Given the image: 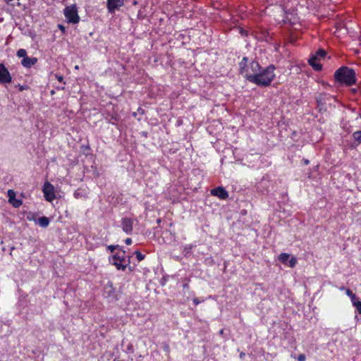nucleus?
<instances>
[{
    "instance_id": "obj_1",
    "label": "nucleus",
    "mask_w": 361,
    "mask_h": 361,
    "mask_svg": "<svg viewBox=\"0 0 361 361\" xmlns=\"http://www.w3.org/2000/svg\"><path fill=\"white\" fill-rule=\"evenodd\" d=\"M275 66L269 65L262 68L257 74L247 75V80L259 87H268L275 78Z\"/></svg>"
},
{
    "instance_id": "obj_2",
    "label": "nucleus",
    "mask_w": 361,
    "mask_h": 361,
    "mask_svg": "<svg viewBox=\"0 0 361 361\" xmlns=\"http://www.w3.org/2000/svg\"><path fill=\"white\" fill-rule=\"evenodd\" d=\"M334 79L337 82L350 86L356 82V73L353 68L341 66L335 72Z\"/></svg>"
},
{
    "instance_id": "obj_3",
    "label": "nucleus",
    "mask_w": 361,
    "mask_h": 361,
    "mask_svg": "<svg viewBox=\"0 0 361 361\" xmlns=\"http://www.w3.org/2000/svg\"><path fill=\"white\" fill-rule=\"evenodd\" d=\"M109 262L111 264L114 265L117 269L122 271H124L130 264V259L126 258V252L121 248L119 252H117L109 258Z\"/></svg>"
},
{
    "instance_id": "obj_4",
    "label": "nucleus",
    "mask_w": 361,
    "mask_h": 361,
    "mask_svg": "<svg viewBox=\"0 0 361 361\" xmlns=\"http://www.w3.org/2000/svg\"><path fill=\"white\" fill-rule=\"evenodd\" d=\"M63 14L68 23L77 24L80 21V16L76 4H72L65 7Z\"/></svg>"
},
{
    "instance_id": "obj_5",
    "label": "nucleus",
    "mask_w": 361,
    "mask_h": 361,
    "mask_svg": "<svg viewBox=\"0 0 361 361\" xmlns=\"http://www.w3.org/2000/svg\"><path fill=\"white\" fill-rule=\"evenodd\" d=\"M326 54V52L320 49L316 53L312 55L309 59V64L312 67L314 71H319L322 68V66L317 62L322 59H324Z\"/></svg>"
},
{
    "instance_id": "obj_6",
    "label": "nucleus",
    "mask_w": 361,
    "mask_h": 361,
    "mask_svg": "<svg viewBox=\"0 0 361 361\" xmlns=\"http://www.w3.org/2000/svg\"><path fill=\"white\" fill-rule=\"evenodd\" d=\"M42 191L44 193V198L47 201L51 202L54 199H56L54 188L49 182H46L44 184Z\"/></svg>"
},
{
    "instance_id": "obj_7",
    "label": "nucleus",
    "mask_w": 361,
    "mask_h": 361,
    "mask_svg": "<svg viewBox=\"0 0 361 361\" xmlns=\"http://www.w3.org/2000/svg\"><path fill=\"white\" fill-rule=\"evenodd\" d=\"M12 82V77L4 63H0V84L7 85Z\"/></svg>"
},
{
    "instance_id": "obj_8",
    "label": "nucleus",
    "mask_w": 361,
    "mask_h": 361,
    "mask_svg": "<svg viewBox=\"0 0 361 361\" xmlns=\"http://www.w3.org/2000/svg\"><path fill=\"white\" fill-rule=\"evenodd\" d=\"M134 219L128 217H124L121 220V228L123 232L130 235L133 231Z\"/></svg>"
},
{
    "instance_id": "obj_9",
    "label": "nucleus",
    "mask_w": 361,
    "mask_h": 361,
    "mask_svg": "<svg viewBox=\"0 0 361 361\" xmlns=\"http://www.w3.org/2000/svg\"><path fill=\"white\" fill-rule=\"evenodd\" d=\"M262 68L257 61H252L247 66L244 78L247 80V75L257 74Z\"/></svg>"
},
{
    "instance_id": "obj_10",
    "label": "nucleus",
    "mask_w": 361,
    "mask_h": 361,
    "mask_svg": "<svg viewBox=\"0 0 361 361\" xmlns=\"http://www.w3.org/2000/svg\"><path fill=\"white\" fill-rule=\"evenodd\" d=\"M331 98V96L326 93H319L316 97V101L317 103V106L319 108V111L325 109V106L326 104V102L329 100Z\"/></svg>"
},
{
    "instance_id": "obj_11",
    "label": "nucleus",
    "mask_w": 361,
    "mask_h": 361,
    "mask_svg": "<svg viewBox=\"0 0 361 361\" xmlns=\"http://www.w3.org/2000/svg\"><path fill=\"white\" fill-rule=\"evenodd\" d=\"M124 0H107L106 7L109 13H114L123 5Z\"/></svg>"
},
{
    "instance_id": "obj_12",
    "label": "nucleus",
    "mask_w": 361,
    "mask_h": 361,
    "mask_svg": "<svg viewBox=\"0 0 361 361\" xmlns=\"http://www.w3.org/2000/svg\"><path fill=\"white\" fill-rule=\"evenodd\" d=\"M211 194L218 197L221 200H226L228 197V192L222 187H217L212 189Z\"/></svg>"
},
{
    "instance_id": "obj_13",
    "label": "nucleus",
    "mask_w": 361,
    "mask_h": 361,
    "mask_svg": "<svg viewBox=\"0 0 361 361\" xmlns=\"http://www.w3.org/2000/svg\"><path fill=\"white\" fill-rule=\"evenodd\" d=\"M8 196L9 202L11 203L14 207H19L22 204V201L16 199V193L13 190H8Z\"/></svg>"
},
{
    "instance_id": "obj_14",
    "label": "nucleus",
    "mask_w": 361,
    "mask_h": 361,
    "mask_svg": "<svg viewBox=\"0 0 361 361\" xmlns=\"http://www.w3.org/2000/svg\"><path fill=\"white\" fill-rule=\"evenodd\" d=\"M104 294L107 298L114 297L115 296V289L113 287L111 283H108L104 286Z\"/></svg>"
},
{
    "instance_id": "obj_15",
    "label": "nucleus",
    "mask_w": 361,
    "mask_h": 361,
    "mask_svg": "<svg viewBox=\"0 0 361 361\" xmlns=\"http://www.w3.org/2000/svg\"><path fill=\"white\" fill-rule=\"evenodd\" d=\"M37 62V59L35 57H27L26 56L25 59H23L21 61V64L25 68H30L31 66L36 64Z\"/></svg>"
},
{
    "instance_id": "obj_16",
    "label": "nucleus",
    "mask_w": 361,
    "mask_h": 361,
    "mask_svg": "<svg viewBox=\"0 0 361 361\" xmlns=\"http://www.w3.org/2000/svg\"><path fill=\"white\" fill-rule=\"evenodd\" d=\"M195 247L196 245L192 244H188L184 245L182 249L183 255L186 257L190 256L192 252V249Z\"/></svg>"
},
{
    "instance_id": "obj_17",
    "label": "nucleus",
    "mask_w": 361,
    "mask_h": 361,
    "mask_svg": "<svg viewBox=\"0 0 361 361\" xmlns=\"http://www.w3.org/2000/svg\"><path fill=\"white\" fill-rule=\"evenodd\" d=\"M248 58L246 56H244L242 59V61L239 63V70L240 73L242 75H245L246 73V70L247 68V63Z\"/></svg>"
},
{
    "instance_id": "obj_18",
    "label": "nucleus",
    "mask_w": 361,
    "mask_h": 361,
    "mask_svg": "<svg viewBox=\"0 0 361 361\" xmlns=\"http://www.w3.org/2000/svg\"><path fill=\"white\" fill-rule=\"evenodd\" d=\"M39 225L42 227H47L49 224V219L46 216L39 217L37 220Z\"/></svg>"
},
{
    "instance_id": "obj_19",
    "label": "nucleus",
    "mask_w": 361,
    "mask_h": 361,
    "mask_svg": "<svg viewBox=\"0 0 361 361\" xmlns=\"http://www.w3.org/2000/svg\"><path fill=\"white\" fill-rule=\"evenodd\" d=\"M289 258H290V255H289V254H288V253H281V254H280V255H279V257H278L279 260L281 263H283V264H287V262H288V261Z\"/></svg>"
},
{
    "instance_id": "obj_20",
    "label": "nucleus",
    "mask_w": 361,
    "mask_h": 361,
    "mask_svg": "<svg viewBox=\"0 0 361 361\" xmlns=\"http://www.w3.org/2000/svg\"><path fill=\"white\" fill-rule=\"evenodd\" d=\"M17 56L25 59L27 56V51L25 49H20L17 51Z\"/></svg>"
},
{
    "instance_id": "obj_21",
    "label": "nucleus",
    "mask_w": 361,
    "mask_h": 361,
    "mask_svg": "<svg viewBox=\"0 0 361 361\" xmlns=\"http://www.w3.org/2000/svg\"><path fill=\"white\" fill-rule=\"evenodd\" d=\"M353 138L358 143H361V131H356L353 135Z\"/></svg>"
},
{
    "instance_id": "obj_22",
    "label": "nucleus",
    "mask_w": 361,
    "mask_h": 361,
    "mask_svg": "<svg viewBox=\"0 0 361 361\" xmlns=\"http://www.w3.org/2000/svg\"><path fill=\"white\" fill-rule=\"evenodd\" d=\"M134 254L135 255L136 258H137V259L139 262H140V261L143 260V259H145V255L142 254L140 252H139V251H137H137H135V252H134Z\"/></svg>"
},
{
    "instance_id": "obj_23",
    "label": "nucleus",
    "mask_w": 361,
    "mask_h": 361,
    "mask_svg": "<svg viewBox=\"0 0 361 361\" xmlns=\"http://www.w3.org/2000/svg\"><path fill=\"white\" fill-rule=\"evenodd\" d=\"M288 266L291 268L295 267L297 264V259L295 257H292L290 259H288Z\"/></svg>"
},
{
    "instance_id": "obj_24",
    "label": "nucleus",
    "mask_w": 361,
    "mask_h": 361,
    "mask_svg": "<svg viewBox=\"0 0 361 361\" xmlns=\"http://www.w3.org/2000/svg\"><path fill=\"white\" fill-rule=\"evenodd\" d=\"M73 195H74V197L76 199H79V198H81L82 197H83L82 192L80 190H75L74 192Z\"/></svg>"
},
{
    "instance_id": "obj_25",
    "label": "nucleus",
    "mask_w": 361,
    "mask_h": 361,
    "mask_svg": "<svg viewBox=\"0 0 361 361\" xmlns=\"http://www.w3.org/2000/svg\"><path fill=\"white\" fill-rule=\"evenodd\" d=\"M350 300H351V302H352V303H353V306H355V305H356V303H357V302H360V301L358 300V298L356 297L355 294H354V295H353V296H352V297L350 298Z\"/></svg>"
},
{
    "instance_id": "obj_26",
    "label": "nucleus",
    "mask_w": 361,
    "mask_h": 361,
    "mask_svg": "<svg viewBox=\"0 0 361 361\" xmlns=\"http://www.w3.org/2000/svg\"><path fill=\"white\" fill-rule=\"evenodd\" d=\"M119 247H120V246H119V245H111L108 246L107 249H108L111 252H114V250H115L116 249L119 248Z\"/></svg>"
},
{
    "instance_id": "obj_27",
    "label": "nucleus",
    "mask_w": 361,
    "mask_h": 361,
    "mask_svg": "<svg viewBox=\"0 0 361 361\" xmlns=\"http://www.w3.org/2000/svg\"><path fill=\"white\" fill-rule=\"evenodd\" d=\"M355 307H356L358 313L361 314V301L360 302H357Z\"/></svg>"
},
{
    "instance_id": "obj_28",
    "label": "nucleus",
    "mask_w": 361,
    "mask_h": 361,
    "mask_svg": "<svg viewBox=\"0 0 361 361\" xmlns=\"http://www.w3.org/2000/svg\"><path fill=\"white\" fill-rule=\"evenodd\" d=\"M305 360H306V357H305V354H300L298 357V361H305Z\"/></svg>"
},
{
    "instance_id": "obj_29",
    "label": "nucleus",
    "mask_w": 361,
    "mask_h": 361,
    "mask_svg": "<svg viewBox=\"0 0 361 361\" xmlns=\"http://www.w3.org/2000/svg\"><path fill=\"white\" fill-rule=\"evenodd\" d=\"M55 77L58 80V81H59L60 82H63V77L61 75L56 74Z\"/></svg>"
},
{
    "instance_id": "obj_30",
    "label": "nucleus",
    "mask_w": 361,
    "mask_h": 361,
    "mask_svg": "<svg viewBox=\"0 0 361 361\" xmlns=\"http://www.w3.org/2000/svg\"><path fill=\"white\" fill-rule=\"evenodd\" d=\"M346 295L350 298L355 293H353L352 290L349 289H345Z\"/></svg>"
},
{
    "instance_id": "obj_31",
    "label": "nucleus",
    "mask_w": 361,
    "mask_h": 361,
    "mask_svg": "<svg viewBox=\"0 0 361 361\" xmlns=\"http://www.w3.org/2000/svg\"><path fill=\"white\" fill-rule=\"evenodd\" d=\"M186 281L183 284V288L184 289H188L189 288V283L188 281L185 280Z\"/></svg>"
},
{
    "instance_id": "obj_32",
    "label": "nucleus",
    "mask_w": 361,
    "mask_h": 361,
    "mask_svg": "<svg viewBox=\"0 0 361 361\" xmlns=\"http://www.w3.org/2000/svg\"><path fill=\"white\" fill-rule=\"evenodd\" d=\"M125 243L126 245H131L132 244V239L130 238H128L126 239Z\"/></svg>"
},
{
    "instance_id": "obj_33",
    "label": "nucleus",
    "mask_w": 361,
    "mask_h": 361,
    "mask_svg": "<svg viewBox=\"0 0 361 361\" xmlns=\"http://www.w3.org/2000/svg\"><path fill=\"white\" fill-rule=\"evenodd\" d=\"M192 301L195 305H197L200 303V301L197 298H194Z\"/></svg>"
},
{
    "instance_id": "obj_34",
    "label": "nucleus",
    "mask_w": 361,
    "mask_h": 361,
    "mask_svg": "<svg viewBox=\"0 0 361 361\" xmlns=\"http://www.w3.org/2000/svg\"><path fill=\"white\" fill-rule=\"evenodd\" d=\"M27 86L20 85V87H19V90H20V91H23V90L27 89Z\"/></svg>"
},
{
    "instance_id": "obj_35",
    "label": "nucleus",
    "mask_w": 361,
    "mask_h": 361,
    "mask_svg": "<svg viewBox=\"0 0 361 361\" xmlns=\"http://www.w3.org/2000/svg\"><path fill=\"white\" fill-rule=\"evenodd\" d=\"M59 29H60V30H63V31H64V30H65V27H64L63 25H59Z\"/></svg>"
},
{
    "instance_id": "obj_36",
    "label": "nucleus",
    "mask_w": 361,
    "mask_h": 361,
    "mask_svg": "<svg viewBox=\"0 0 361 361\" xmlns=\"http://www.w3.org/2000/svg\"><path fill=\"white\" fill-rule=\"evenodd\" d=\"M245 32H245V30H240V33H241L242 35L245 34Z\"/></svg>"
},
{
    "instance_id": "obj_37",
    "label": "nucleus",
    "mask_w": 361,
    "mask_h": 361,
    "mask_svg": "<svg viewBox=\"0 0 361 361\" xmlns=\"http://www.w3.org/2000/svg\"><path fill=\"white\" fill-rule=\"evenodd\" d=\"M305 164H309V161H308V160H307V159H306V160H305Z\"/></svg>"
},
{
    "instance_id": "obj_38",
    "label": "nucleus",
    "mask_w": 361,
    "mask_h": 361,
    "mask_svg": "<svg viewBox=\"0 0 361 361\" xmlns=\"http://www.w3.org/2000/svg\"><path fill=\"white\" fill-rule=\"evenodd\" d=\"M353 92H356V90L355 89H353L352 90Z\"/></svg>"
},
{
    "instance_id": "obj_39",
    "label": "nucleus",
    "mask_w": 361,
    "mask_h": 361,
    "mask_svg": "<svg viewBox=\"0 0 361 361\" xmlns=\"http://www.w3.org/2000/svg\"><path fill=\"white\" fill-rule=\"evenodd\" d=\"M51 94H54V90H52V91L51 92Z\"/></svg>"
},
{
    "instance_id": "obj_40",
    "label": "nucleus",
    "mask_w": 361,
    "mask_h": 361,
    "mask_svg": "<svg viewBox=\"0 0 361 361\" xmlns=\"http://www.w3.org/2000/svg\"><path fill=\"white\" fill-rule=\"evenodd\" d=\"M243 355H244V353L240 354V357H243Z\"/></svg>"
}]
</instances>
